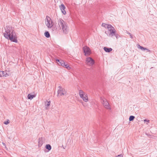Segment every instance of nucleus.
<instances>
[{
    "label": "nucleus",
    "mask_w": 157,
    "mask_h": 157,
    "mask_svg": "<svg viewBox=\"0 0 157 157\" xmlns=\"http://www.w3.org/2000/svg\"><path fill=\"white\" fill-rule=\"evenodd\" d=\"M59 8L62 13L64 15L66 14V12L65 10V9L66 8L65 6L62 4L59 6Z\"/></svg>",
    "instance_id": "nucleus-9"
},
{
    "label": "nucleus",
    "mask_w": 157,
    "mask_h": 157,
    "mask_svg": "<svg viewBox=\"0 0 157 157\" xmlns=\"http://www.w3.org/2000/svg\"><path fill=\"white\" fill-rule=\"evenodd\" d=\"M86 63L90 66H92L94 63V61L91 58L88 57L86 58Z\"/></svg>",
    "instance_id": "nucleus-7"
},
{
    "label": "nucleus",
    "mask_w": 157,
    "mask_h": 157,
    "mask_svg": "<svg viewBox=\"0 0 157 157\" xmlns=\"http://www.w3.org/2000/svg\"><path fill=\"white\" fill-rule=\"evenodd\" d=\"M79 94L81 98L85 102L88 101V98L87 94L82 90H80L79 91Z\"/></svg>",
    "instance_id": "nucleus-3"
},
{
    "label": "nucleus",
    "mask_w": 157,
    "mask_h": 157,
    "mask_svg": "<svg viewBox=\"0 0 157 157\" xmlns=\"http://www.w3.org/2000/svg\"><path fill=\"white\" fill-rule=\"evenodd\" d=\"M45 20V24L47 27L49 28H51L52 27L53 24L51 18L47 16Z\"/></svg>",
    "instance_id": "nucleus-5"
},
{
    "label": "nucleus",
    "mask_w": 157,
    "mask_h": 157,
    "mask_svg": "<svg viewBox=\"0 0 157 157\" xmlns=\"http://www.w3.org/2000/svg\"><path fill=\"white\" fill-rule=\"evenodd\" d=\"M82 105H83V106H86L85 105V103L83 102H82Z\"/></svg>",
    "instance_id": "nucleus-29"
},
{
    "label": "nucleus",
    "mask_w": 157,
    "mask_h": 157,
    "mask_svg": "<svg viewBox=\"0 0 157 157\" xmlns=\"http://www.w3.org/2000/svg\"><path fill=\"white\" fill-rule=\"evenodd\" d=\"M58 88L59 89L57 91V97L59 96H62L66 95L67 93V91L65 90L60 86H59Z\"/></svg>",
    "instance_id": "nucleus-4"
},
{
    "label": "nucleus",
    "mask_w": 157,
    "mask_h": 157,
    "mask_svg": "<svg viewBox=\"0 0 157 157\" xmlns=\"http://www.w3.org/2000/svg\"><path fill=\"white\" fill-rule=\"evenodd\" d=\"M107 29L111 32L115 30L114 28L111 25H108Z\"/></svg>",
    "instance_id": "nucleus-11"
},
{
    "label": "nucleus",
    "mask_w": 157,
    "mask_h": 157,
    "mask_svg": "<svg viewBox=\"0 0 157 157\" xmlns=\"http://www.w3.org/2000/svg\"><path fill=\"white\" fill-rule=\"evenodd\" d=\"M123 155L122 154H120L119 155H118L117 156L115 157H123Z\"/></svg>",
    "instance_id": "nucleus-28"
},
{
    "label": "nucleus",
    "mask_w": 157,
    "mask_h": 157,
    "mask_svg": "<svg viewBox=\"0 0 157 157\" xmlns=\"http://www.w3.org/2000/svg\"><path fill=\"white\" fill-rule=\"evenodd\" d=\"M56 63L59 65L61 66L63 65L64 63V61L62 60H59L58 59H56Z\"/></svg>",
    "instance_id": "nucleus-12"
},
{
    "label": "nucleus",
    "mask_w": 157,
    "mask_h": 157,
    "mask_svg": "<svg viewBox=\"0 0 157 157\" xmlns=\"http://www.w3.org/2000/svg\"><path fill=\"white\" fill-rule=\"evenodd\" d=\"M116 32V30H114L113 31L111 32L109 34L108 36L112 37V36H114Z\"/></svg>",
    "instance_id": "nucleus-18"
},
{
    "label": "nucleus",
    "mask_w": 157,
    "mask_h": 157,
    "mask_svg": "<svg viewBox=\"0 0 157 157\" xmlns=\"http://www.w3.org/2000/svg\"><path fill=\"white\" fill-rule=\"evenodd\" d=\"M3 35L6 39L15 43L17 42V36L14 28L10 26H6L4 28Z\"/></svg>",
    "instance_id": "nucleus-1"
},
{
    "label": "nucleus",
    "mask_w": 157,
    "mask_h": 157,
    "mask_svg": "<svg viewBox=\"0 0 157 157\" xmlns=\"http://www.w3.org/2000/svg\"><path fill=\"white\" fill-rule=\"evenodd\" d=\"M38 144L39 146H41L43 144V141L42 140V138H40L38 139Z\"/></svg>",
    "instance_id": "nucleus-16"
},
{
    "label": "nucleus",
    "mask_w": 157,
    "mask_h": 157,
    "mask_svg": "<svg viewBox=\"0 0 157 157\" xmlns=\"http://www.w3.org/2000/svg\"><path fill=\"white\" fill-rule=\"evenodd\" d=\"M44 35L47 38H49L50 36V33L48 31H46L45 32Z\"/></svg>",
    "instance_id": "nucleus-19"
},
{
    "label": "nucleus",
    "mask_w": 157,
    "mask_h": 157,
    "mask_svg": "<svg viewBox=\"0 0 157 157\" xmlns=\"http://www.w3.org/2000/svg\"><path fill=\"white\" fill-rule=\"evenodd\" d=\"M9 123V120H8L6 121H5L4 122V124H7Z\"/></svg>",
    "instance_id": "nucleus-26"
},
{
    "label": "nucleus",
    "mask_w": 157,
    "mask_h": 157,
    "mask_svg": "<svg viewBox=\"0 0 157 157\" xmlns=\"http://www.w3.org/2000/svg\"><path fill=\"white\" fill-rule=\"evenodd\" d=\"M9 76V75L8 74L6 71H0V77H7Z\"/></svg>",
    "instance_id": "nucleus-10"
},
{
    "label": "nucleus",
    "mask_w": 157,
    "mask_h": 157,
    "mask_svg": "<svg viewBox=\"0 0 157 157\" xmlns=\"http://www.w3.org/2000/svg\"><path fill=\"white\" fill-rule=\"evenodd\" d=\"M109 25V24H105L104 23H102V24L101 25V26L102 27H103L105 28H107L108 25Z\"/></svg>",
    "instance_id": "nucleus-22"
},
{
    "label": "nucleus",
    "mask_w": 157,
    "mask_h": 157,
    "mask_svg": "<svg viewBox=\"0 0 157 157\" xmlns=\"http://www.w3.org/2000/svg\"><path fill=\"white\" fill-rule=\"evenodd\" d=\"M50 101H46L45 102V105L46 106H48L50 105Z\"/></svg>",
    "instance_id": "nucleus-21"
},
{
    "label": "nucleus",
    "mask_w": 157,
    "mask_h": 157,
    "mask_svg": "<svg viewBox=\"0 0 157 157\" xmlns=\"http://www.w3.org/2000/svg\"><path fill=\"white\" fill-rule=\"evenodd\" d=\"M126 33L128 35H130V38L131 39L133 38V36L130 33L128 32L127 31H126Z\"/></svg>",
    "instance_id": "nucleus-25"
},
{
    "label": "nucleus",
    "mask_w": 157,
    "mask_h": 157,
    "mask_svg": "<svg viewBox=\"0 0 157 157\" xmlns=\"http://www.w3.org/2000/svg\"><path fill=\"white\" fill-rule=\"evenodd\" d=\"M58 22L59 28L62 29L63 33L67 34L68 32V29L67 23L61 18L58 19Z\"/></svg>",
    "instance_id": "nucleus-2"
},
{
    "label": "nucleus",
    "mask_w": 157,
    "mask_h": 157,
    "mask_svg": "<svg viewBox=\"0 0 157 157\" xmlns=\"http://www.w3.org/2000/svg\"><path fill=\"white\" fill-rule=\"evenodd\" d=\"M137 46H138V48L142 50H147L148 52L150 51V50L148 49L147 48H144L143 47L141 46L139 44H138V45L137 44Z\"/></svg>",
    "instance_id": "nucleus-13"
},
{
    "label": "nucleus",
    "mask_w": 157,
    "mask_h": 157,
    "mask_svg": "<svg viewBox=\"0 0 157 157\" xmlns=\"http://www.w3.org/2000/svg\"><path fill=\"white\" fill-rule=\"evenodd\" d=\"M114 36H115L117 39L118 38L120 37V36L119 35V34L118 33H116V32Z\"/></svg>",
    "instance_id": "nucleus-24"
},
{
    "label": "nucleus",
    "mask_w": 157,
    "mask_h": 157,
    "mask_svg": "<svg viewBox=\"0 0 157 157\" xmlns=\"http://www.w3.org/2000/svg\"><path fill=\"white\" fill-rule=\"evenodd\" d=\"M102 100V103L105 108L108 109H110L111 108L109 103L105 98H101Z\"/></svg>",
    "instance_id": "nucleus-6"
},
{
    "label": "nucleus",
    "mask_w": 157,
    "mask_h": 157,
    "mask_svg": "<svg viewBox=\"0 0 157 157\" xmlns=\"http://www.w3.org/2000/svg\"><path fill=\"white\" fill-rule=\"evenodd\" d=\"M62 66L64 67L68 70H70L71 69V67L69 66V65L66 63L64 62Z\"/></svg>",
    "instance_id": "nucleus-15"
},
{
    "label": "nucleus",
    "mask_w": 157,
    "mask_h": 157,
    "mask_svg": "<svg viewBox=\"0 0 157 157\" xmlns=\"http://www.w3.org/2000/svg\"><path fill=\"white\" fill-rule=\"evenodd\" d=\"M146 134L147 136H149L147 133H146Z\"/></svg>",
    "instance_id": "nucleus-30"
},
{
    "label": "nucleus",
    "mask_w": 157,
    "mask_h": 157,
    "mask_svg": "<svg viewBox=\"0 0 157 157\" xmlns=\"http://www.w3.org/2000/svg\"><path fill=\"white\" fill-rule=\"evenodd\" d=\"M103 49L106 52H109L112 50V48H108L106 47H104Z\"/></svg>",
    "instance_id": "nucleus-14"
},
{
    "label": "nucleus",
    "mask_w": 157,
    "mask_h": 157,
    "mask_svg": "<svg viewBox=\"0 0 157 157\" xmlns=\"http://www.w3.org/2000/svg\"><path fill=\"white\" fill-rule=\"evenodd\" d=\"M144 122H148V123L150 121L149 120H147V119H145L144 120Z\"/></svg>",
    "instance_id": "nucleus-27"
},
{
    "label": "nucleus",
    "mask_w": 157,
    "mask_h": 157,
    "mask_svg": "<svg viewBox=\"0 0 157 157\" xmlns=\"http://www.w3.org/2000/svg\"><path fill=\"white\" fill-rule=\"evenodd\" d=\"M83 49L85 56H88L91 53V51L90 48L86 46L84 47L83 48Z\"/></svg>",
    "instance_id": "nucleus-8"
},
{
    "label": "nucleus",
    "mask_w": 157,
    "mask_h": 157,
    "mask_svg": "<svg viewBox=\"0 0 157 157\" xmlns=\"http://www.w3.org/2000/svg\"><path fill=\"white\" fill-rule=\"evenodd\" d=\"M35 97L34 95H32L31 94H29L28 95V98L29 99L31 100L33 98Z\"/></svg>",
    "instance_id": "nucleus-17"
},
{
    "label": "nucleus",
    "mask_w": 157,
    "mask_h": 157,
    "mask_svg": "<svg viewBox=\"0 0 157 157\" xmlns=\"http://www.w3.org/2000/svg\"><path fill=\"white\" fill-rule=\"evenodd\" d=\"M45 147L48 150V151L50 150L52 148L50 144H47Z\"/></svg>",
    "instance_id": "nucleus-20"
},
{
    "label": "nucleus",
    "mask_w": 157,
    "mask_h": 157,
    "mask_svg": "<svg viewBox=\"0 0 157 157\" xmlns=\"http://www.w3.org/2000/svg\"><path fill=\"white\" fill-rule=\"evenodd\" d=\"M135 118V117L134 116H130L129 118V121H132Z\"/></svg>",
    "instance_id": "nucleus-23"
}]
</instances>
